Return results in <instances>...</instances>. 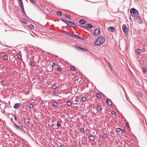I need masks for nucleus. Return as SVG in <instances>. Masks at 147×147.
<instances>
[{
    "label": "nucleus",
    "mask_w": 147,
    "mask_h": 147,
    "mask_svg": "<svg viewBox=\"0 0 147 147\" xmlns=\"http://www.w3.org/2000/svg\"><path fill=\"white\" fill-rule=\"evenodd\" d=\"M105 41V38L102 36H99L94 43L95 46H100Z\"/></svg>",
    "instance_id": "obj_1"
},
{
    "label": "nucleus",
    "mask_w": 147,
    "mask_h": 147,
    "mask_svg": "<svg viewBox=\"0 0 147 147\" xmlns=\"http://www.w3.org/2000/svg\"><path fill=\"white\" fill-rule=\"evenodd\" d=\"M122 29L123 32H125L126 34H127L128 33V29L126 26L125 25L123 24V25Z\"/></svg>",
    "instance_id": "obj_2"
},
{
    "label": "nucleus",
    "mask_w": 147,
    "mask_h": 147,
    "mask_svg": "<svg viewBox=\"0 0 147 147\" xmlns=\"http://www.w3.org/2000/svg\"><path fill=\"white\" fill-rule=\"evenodd\" d=\"M100 32V29L98 28H96L94 32V35L95 36H98Z\"/></svg>",
    "instance_id": "obj_3"
},
{
    "label": "nucleus",
    "mask_w": 147,
    "mask_h": 147,
    "mask_svg": "<svg viewBox=\"0 0 147 147\" xmlns=\"http://www.w3.org/2000/svg\"><path fill=\"white\" fill-rule=\"evenodd\" d=\"M135 19L138 23H141L142 22V20L139 15L137 16L136 17Z\"/></svg>",
    "instance_id": "obj_4"
},
{
    "label": "nucleus",
    "mask_w": 147,
    "mask_h": 147,
    "mask_svg": "<svg viewBox=\"0 0 147 147\" xmlns=\"http://www.w3.org/2000/svg\"><path fill=\"white\" fill-rule=\"evenodd\" d=\"M67 25H68V26H69L71 27H74L75 26H76V25L73 22H70L69 21L68 22L67 24Z\"/></svg>",
    "instance_id": "obj_5"
},
{
    "label": "nucleus",
    "mask_w": 147,
    "mask_h": 147,
    "mask_svg": "<svg viewBox=\"0 0 147 147\" xmlns=\"http://www.w3.org/2000/svg\"><path fill=\"white\" fill-rule=\"evenodd\" d=\"M13 125L14 127L17 130H18L22 129V128L20 127L17 125L15 123L13 124Z\"/></svg>",
    "instance_id": "obj_6"
},
{
    "label": "nucleus",
    "mask_w": 147,
    "mask_h": 147,
    "mask_svg": "<svg viewBox=\"0 0 147 147\" xmlns=\"http://www.w3.org/2000/svg\"><path fill=\"white\" fill-rule=\"evenodd\" d=\"M73 99L74 100V104H78L80 103H78L79 102L78 98L77 97H75V98H73Z\"/></svg>",
    "instance_id": "obj_7"
},
{
    "label": "nucleus",
    "mask_w": 147,
    "mask_h": 147,
    "mask_svg": "<svg viewBox=\"0 0 147 147\" xmlns=\"http://www.w3.org/2000/svg\"><path fill=\"white\" fill-rule=\"evenodd\" d=\"M80 24H85L86 23V21L84 19H81L79 21Z\"/></svg>",
    "instance_id": "obj_8"
},
{
    "label": "nucleus",
    "mask_w": 147,
    "mask_h": 147,
    "mask_svg": "<svg viewBox=\"0 0 147 147\" xmlns=\"http://www.w3.org/2000/svg\"><path fill=\"white\" fill-rule=\"evenodd\" d=\"M139 15V13L138 11H137L136 12V13H135L132 14L131 15L132 16L135 18H136V17L137 16H138Z\"/></svg>",
    "instance_id": "obj_9"
},
{
    "label": "nucleus",
    "mask_w": 147,
    "mask_h": 147,
    "mask_svg": "<svg viewBox=\"0 0 147 147\" xmlns=\"http://www.w3.org/2000/svg\"><path fill=\"white\" fill-rule=\"evenodd\" d=\"M21 105L20 103H16L13 106V108L15 109H17Z\"/></svg>",
    "instance_id": "obj_10"
},
{
    "label": "nucleus",
    "mask_w": 147,
    "mask_h": 147,
    "mask_svg": "<svg viewBox=\"0 0 147 147\" xmlns=\"http://www.w3.org/2000/svg\"><path fill=\"white\" fill-rule=\"evenodd\" d=\"M137 11H138L134 8H131L130 9V11L131 13L134 14L136 13Z\"/></svg>",
    "instance_id": "obj_11"
},
{
    "label": "nucleus",
    "mask_w": 147,
    "mask_h": 147,
    "mask_svg": "<svg viewBox=\"0 0 147 147\" xmlns=\"http://www.w3.org/2000/svg\"><path fill=\"white\" fill-rule=\"evenodd\" d=\"M107 102L108 105L109 106H111L112 105V103L111 100L109 99H107L106 100Z\"/></svg>",
    "instance_id": "obj_12"
},
{
    "label": "nucleus",
    "mask_w": 147,
    "mask_h": 147,
    "mask_svg": "<svg viewBox=\"0 0 147 147\" xmlns=\"http://www.w3.org/2000/svg\"><path fill=\"white\" fill-rule=\"evenodd\" d=\"M108 29L109 31H111L112 32H113L115 30V29L113 27H109L108 28Z\"/></svg>",
    "instance_id": "obj_13"
},
{
    "label": "nucleus",
    "mask_w": 147,
    "mask_h": 147,
    "mask_svg": "<svg viewBox=\"0 0 147 147\" xmlns=\"http://www.w3.org/2000/svg\"><path fill=\"white\" fill-rule=\"evenodd\" d=\"M89 139L91 141H93L95 140V138L93 136H90L89 137Z\"/></svg>",
    "instance_id": "obj_14"
},
{
    "label": "nucleus",
    "mask_w": 147,
    "mask_h": 147,
    "mask_svg": "<svg viewBox=\"0 0 147 147\" xmlns=\"http://www.w3.org/2000/svg\"><path fill=\"white\" fill-rule=\"evenodd\" d=\"M29 64L30 66L33 67L35 66V63L34 62L30 61L29 62Z\"/></svg>",
    "instance_id": "obj_15"
},
{
    "label": "nucleus",
    "mask_w": 147,
    "mask_h": 147,
    "mask_svg": "<svg viewBox=\"0 0 147 147\" xmlns=\"http://www.w3.org/2000/svg\"><path fill=\"white\" fill-rule=\"evenodd\" d=\"M63 33L65 35H69L70 36H72V34H70L68 32H67L65 31H64L63 32Z\"/></svg>",
    "instance_id": "obj_16"
},
{
    "label": "nucleus",
    "mask_w": 147,
    "mask_h": 147,
    "mask_svg": "<svg viewBox=\"0 0 147 147\" xmlns=\"http://www.w3.org/2000/svg\"><path fill=\"white\" fill-rule=\"evenodd\" d=\"M77 49H78L81 50L83 51H84L86 50L85 49L80 47H78L77 46Z\"/></svg>",
    "instance_id": "obj_17"
},
{
    "label": "nucleus",
    "mask_w": 147,
    "mask_h": 147,
    "mask_svg": "<svg viewBox=\"0 0 147 147\" xmlns=\"http://www.w3.org/2000/svg\"><path fill=\"white\" fill-rule=\"evenodd\" d=\"M61 20H62V21L65 23L67 24L68 22L69 21H67L66 20H65L63 19H61Z\"/></svg>",
    "instance_id": "obj_18"
},
{
    "label": "nucleus",
    "mask_w": 147,
    "mask_h": 147,
    "mask_svg": "<svg viewBox=\"0 0 147 147\" xmlns=\"http://www.w3.org/2000/svg\"><path fill=\"white\" fill-rule=\"evenodd\" d=\"M136 52L137 55H139L141 51L140 49H137L136 50Z\"/></svg>",
    "instance_id": "obj_19"
},
{
    "label": "nucleus",
    "mask_w": 147,
    "mask_h": 147,
    "mask_svg": "<svg viewBox=\"0 0 147 147\" xmlns=\"http://www.w3.org/2000/svg\"><path fill=\"white\" fill-rule=\"evenodd\" d=\"M87 28H91L93 27V25L90 24H87Z\"/></svg>",
    "instance_id": "obj_20"
},
{
    "label": "nucleus",
    "mask_w": 147,
    "mask_h": 147,
    "mask_svg": "<svg viewBox=\"0 0 147 147\" xmlns=\"http://www.w3.org/2000/svg\"><path fill=\"white\" fill-rule=\"evenodd\" d=\"M20 2L21 9L24 8L22 1H20Z\"/></svg>",
    "instance_id": "obj_21"
},
{
    "label": "nucleus",
    "mask_w": 147,
    "mask_h": 147,
    "mask_svg": "<svg viewBox=\"0 0 147 147\" xmlns=\"http://www.w3.org/2000/svg\"><path fill=\"white\" fill-rule=\"evenodd\" d=\"M79 36L75 34H72V36H72L73 37L76 38H78Z\"/></svg>",
    "instance_id": "obj_22"
},
{
    "label": "nucleus",
    "mask_w": 147,
    "mask_h": 147,
    "mask_svg": "<svg viewBox=\"0 0 147 147\" xmlns=\"http://www.w3.org/2000/svg\"><path fill=\"white\" fill-rule=\"evenodd\" d=\"M142 69L143 72L144 73H145L146 72H147L146 69V67H143L142 68Z\"/></svg>",
    "instance_id": "obj_23"
},
{
    "label": "nucleus",
    "mask_w": 147,
    "mask_h": 147,
    "mask_svg": "<svg viewBox=\"0 0 147 147\" xmlns=\"http://www.w3.org/2000/svg\"><path fill=\"white\" fill-rule=\"evenodd\" d=\"M138 95L140 97H141L142 96V94L141 92H138Z\"/></svg>",
    "instance_id": "obj_24"
},
{
    "label": "nucleus",
    "mask_w": 147,
    "mask_h": 147,
    "mask_svg": "<svg viewBox=\"0 0 147 147\" xmlns=\"http://www.w3.org/2000/svg\"><path fill=\"white\" fill-rule=\"evenodd\" d=\"M97 110L98 111H100L101 110V108L100 106H98L97 107Z\"/></svg>",
    "instance_id": "obj_25"
},
{
    "label": "nucleus",
    "mask_w": 147,
    "mask_h": 147,
    "mask_svg": "<svg viewBox=\"0 0 147 147\" xmlns=\"http://www.w3.org/2000/svg\"><path fill=\"white\" fill-rule=\"evenodd\" d=\"M57 13L58 15H59L60 16H61L62 14V12L61 11H59L57 12Z\"/></svg>",
    "instance_id": "obj_26"
},
{
    "label": "nucleus",
    "mask_w": 147,
    "mask_h": 147,
    "mask_svg": "<svg viewBox=\"0 0 147 147\" xmlns=\"http://www.w3.org/2000/svg\"><path fill=\"white\" fill-rule=\"evenodd\" d=\"M53 105L54 106L57 107V106L58 103L57 102H54L53 103Z\"/></svg>",
    "instance_id": "obj_27"
},
{
    "label": "nucleus",
    "mask_w": 147,
    "mask_h": 147,
    "mask_svg": "<svg viewBox=\"0 0 147 147\" xmlns=\"http://www.w3.org/2000/svg\"><path fill=\"white\" fill-rule=\"evenodd\" d=\"M67 105L68 106H70L72 105V102L71 101H69L67 102Z\"/></svg>",
    "instance_id": "obj_28"
},
{
    "label": "nucleus",
    "mask_w": 147,
    "mask_h": 147,
    "mask_svg": "<svg viewBox=\"0 0 147 147\" xmlns=\"http://www.w3.org/2000/svg\"><path fill=\"white\" fill-rule=\"evenodd\" d=\"M65 16L66 17L68 18H70L71 17V16L70 15L67 14H65Z\"/></svg>",
    "instance_id": "obj_29"
},
{
    "label": "nucleus",
    "mask_w": 147,
    "mask_h": 147,
    "mask_svg": "<svg viewBox=\"0 0 147 147\" xmlns=\"http://www.w3.org/2000/svg\"><path fill=\"white\" fill-rule=\"evenodd\" d=\"M8 59V56L6 55H4L3 57V59L4 60H6Z\"/></svg>",
    "instance_id": "obj_30"
},
{
    "label": "nucleus",
    "mask_w": 147,
    "mask_h": 147,
    "mask_svg": "<svg viewBox=\"0 0 147 147\" xmlns=\"http://www.w3.org/2000/svg\"><path fill=\"white\" fill-rule=\"evenodd\" d=\"M70 69L72 70L73 71H74L75 70V68L73 66H71L70 67Z\"/></svg>",
    "instance_id": "obj_31"
},
{
    "label": "nucleus",
    "mask_w": 147,
    "mask_h": 147,
    "mask_svg": "<svg viewBox=\"0 0 147 147\" xmlns=\"http://www.w3.org/2000/svg\"><path fill=\"white\" fill-rule=\"evenodd\" d=\"M21 21L24 23H26L27 22V20L24 19H22Z\"/></svg>",
    "instance_id": "obj_32"
},
{
    "label": "nucleus",
    "mask_w": 147,
    "mask_h": 147,
    "mask_svg": "<svg viewBox=\"0 0 147 147\" xmlns=\"http://www.w3.org/2000/svg\"><path fill=\"white\" fill-rule=\"evenodd\" d=\"M96 96L98 98H100L101 97V95L97 93L96 94Z\"/></svg>",
    "instance_id": "obj_33"
},
{
    "label": "nucleus",
    "mask_w": 147,
    "mask_h": 147,
    "mask_svg": "<svg viewBox=\"0 0 147 147\" xmlns=\"http://www.w3.org/2000/svg\"><path fill=\"white\" fill-rule=\"evenodd\" d=\"M57 87L56 85H53L52 86V88L53 90L55 89Z\"/></svg>",
    "instance_id": "obj_34"
},
{
    "label": "nucleus",
    "mask_w": 147,
    "mask_h": 147,
    "mask_svg": "<svg viewBox=\"0 0 147 147\" xmlns=\"http://www.w3.org/2000/svg\"><path fill=\"white\" fill-rule=\"evenodd\" d=\"M86 98L85 97H83L82 98V100L83 101H85L86 100Z\"/></svg>",
    "instance_id": "obj_35"
},
{
    "label": "nucleus",
    "mask_w": 147,
    "mask_h": 147,
    "mask_svg": "<svg viewBox=\"0 0 147 147\" xmlns=\"http://www.w3.org/2000/svg\"><path fill=\"white\" fill-rule=\"evenodd\" d=\"M32 3H36V1L35 0H29Z\"/></svg>",
    "instance_id": "obj_36"
},
{
    "label": "nucleus",
    "mask_w": 147,
    "mask_h": 147,
    "mask_svg": "<svg viewBox=\"0 0 147 147\" xmlns=\"http://www.w3.org/2000/svg\"><path fill=\"white\" fill-rule=\"evenodd\" d=\"M17 57L19 59H22V57L21 55L19 54H17Z\"/></svg>",
    "instance_id": "obj_37"
},
{
    "label": "nucleus",
    "mask_w": 147,
    "mask_h": 147,
    "mask_svg": "<svg viewBox=\"0 0 147 147\" xmlns=\"http://www.w3.org/2000/svg\"><path fill=\"white\" fill-rule=\"evenodd\" d=\"M121 130V129L119 128H117L116 129V131L118 132H119Z\"/></svg>",
    "instance_id": "obj_38"
},
{
    "label": "nucleus",
    "mask_w": 147,
    "mask_h": 147,
    "mask_svg": "<svg viewBox=\"0 0 147 147\" xmlns=\"http://www.w3.org/2000/svg\"><path fill=\"white\" fill-rule=\"evenodd\" d=\"M126 126L127 128H129V123L128 122L126 123H125Z\"/></svg>",
    "instance_id": "obj_39"
},
{
    "label": "nucleus",
    "mask_w": 147,
    "mask_h": 147,
    "mask_svg": "<svg viewBox=\"0 0 147 147\" xmlns=\"http://www.w3.org/2000/svg\"><path fill=\"white\" fill-rule=\"evenodd\" d=\"M57 126L58 127H59L61 126V124L59 122H57Z\"/></svg>",
    "instance_id": "obj_40"
},
{
    "label": "nucleus",
    "mask_w": 147,
    "mask_h": 147,
    "mask_svg": "<svg viewBox=\"0 0 147 147\" xmlns=\"http://www.w3.org/2000/svg\"><path fill=\"white\" fill-rule=\"evenodd\" d=\"M29 26L31 28H34V26L32 24H30L29 25Z\"/></svg>",
    "instance_id": "obj_41"
},
{
    "label": "nucleus",
    "mask_w": 147,
    "mask_h": 147,
    "mask_svg": "<svg viewBox=\"0 0 147 147\" xmlns=\"http://www.w3.org/2000/svg\"><path fill=\"white\" fill-rule=\"evenodd\" d=\"M21 9H22V10L23 13L25 15H26V13L25 12V11H24V8H21Z\"/></svg>",
    "instance_id": "obj_42"
},
{
    "label": "nucleus",
    "mask_w": 147,
    "mask_h": 147,
    "mask_svg": "<svg viewBox=\"0 0 147 147\" xmlns=\"http://www.w3.org/2000/svg\"><path fill=\"white\" fill-rule=\"evenodd\" d=\"M29 107L30 108H32L33 107V105L32 104H30L29 105Z\"/></svg>",
    "instance_id": "obj_43"
},
{
    "label": "nucleus",
    "mask_w": 147,
    "mask_h": 147,
    "mask_svg": "<svg viewBox=\"0 0 147 147\" xmlns=\"http://www.w3.org/2000/svg\"><path fill=\"white\" fill-rule=\"evenodd\" d=\"M111 114L112 115H115L116 114V113L114 111H111Z\"/></svg>",
    "instance_id": "obj_44"
},
{
    "label": "nucleus",
    "mask_w": 147,
    "mask_h": 147,
    "mask_svg": "<svg viewBox=\"0 0 147 147\" xmlns=\"http://www.w3.org/2000/svg\"><path fill=\"white\" fill-rule=\"evenodd\" d=\"M84 130L83 128H81L80 129V131L82 132H84Z\"/></svg>",
    "instance_id": "obj_45"
},
{
    "label": "nucleus",
    "mask_w": 147,
    "mask_h": 147,
    "mask_svg": "<svg viewBox=\"0 0 147 147\" xmlns=\"http://www.w3.org/2000/svg\"><path fill=\"white\" fill-rule=\"evenodd\" d=\"M102 138L103 139H105L106 138V136L105 134H104V135H103Z\"/></svg>",
    "instance_id": "obj_46"
},
{
    "label": "nucleus",
    "mask_w": 147,
    "mask_h": 147,
    "mask_svg": "<svg viewBox=\"0 0 147 147\" xmlns=\"http://www.w3.org/2000/svg\"><path fill=\"white\" fill-rule=\"evenodd\" d=\"M4 83V82L3 81H2L0 82V84L1 85H3Z\"/></svg>",
    "instance_id": "obj_47"
},
{
    "label": "nucleus",
    "mask_w": 147,
    "mask_h": 147,
    "mask_svg": "<svg viewBox=\"0 0 147 147\" xmlns=\"http://www.w3.org/2000/svg\"><path fill=\"white\" fill-rule=\"evenodd\" d=\"M78 39H81V40H83V38H82V37H80V36H79V37L78 38Z\"/></svg>",
    "instance_id": "obj_48"
},
{
    "label": "nucleus",
    "mask_w": 147,
    "mask_h": 147,
    "mask_svg": "<svg viewBox=\"0 0 147 147\" xmlns=\"http://www.w3.org/2000/svg\"><path fill=\"white\" fill-rule=\"evenodd\" d=\"M55 63H53L52 65V67H55Z\"/></svg>",
    "instance_id": "obj_49"
},
{
    "label": "nucleus",
    "mask_w": 147,
    "mask_h": 147,
    "mask_svg": "<svg viewBox=\"0 0 147 147\" xmlns=\"http://www.w3.org/2000/svg\"><path fill=\"white\" fill-rule=\"evenodd\" d=\"M57 69L59 71H61V68H60V67H58L57 68Z\"/></svg>",
    "instance_id": "obj_50"
},
{
    "label": "nucleus",
    "mask_w": 147,
    "mask_h": 147,
    "mask_svg": "<svg viewBox=\"0 0 147 147\" xmlns=\"http://www.w3.org/2000/svg\"><path fill=\"white\" fill-rule=\"evenodd\" d=\"M121 131L123 133H124L125 132V130L124 129H122V130H121Z\"/></svg>",
    "instance_id": "obj_51"
},
{
    "label": "nucleus",
    "mask_w": 147,
    "mask_h": 147,
    "mask_svg": "<svg viewBox=\"0 0 147 147\" xmlns=\"http://www.w3.org/2000/svg\"><path fill=\"white\" fill-rule=\"evenodd\" d=\"M15 120L16 121L17 120V118L16 116H14Z\"/></svg>",
    "instance_id": "obj_52"
},
{
    "label": "nucleus",
    "mask_w": 147,
    "mask_h": 147,
    "mask_svg": "<svg viewBox=\"0 0 147 147\" xmlns=\"http://www.w3.org/2000/svg\"><path fill=\"white\" fill-rule=\"evenodd\" d=\"M59 147H64V145H60Z\"/></svg>",
    "instance_id": "obj_53"
},
{
    "label": "nucleus",
    "mask_w": 147,
    "mask_h": 147,
    "mask_svg": "<svg viewBox=\"0 0 147 147\" xmlns=\"http://www.w3.org/2000/svg\"><path fill=\"white\" fill-rule=\"evenodd\" d=\"M57 94V93L56 92H53V94L54 95H55Z\"/></svg>",
    "instance_id": "obj_54"
},
{
    "label": "nucleus",
    "mask_w": 147,
    "mask_h": 147,
    "mask_svg": "<svg viewBox=\"0 0 147 147\" xmlns=\"http://www.w3.org/2000/svg\"><path fill=\"white\" fill-rule=\"evenodd\" d=\"M30 123L28 121H27L26 122V123L27 124H29Z\"/></svg>",
    "instance_id": "obj_55"
},
{
    "label": "nucleus",
    "mask_w": 147,
    "mask_h": 147,
    "mask_svg": "<svg viewBox=\"0 0 147 147\" xmlns=\"http://www.w3.org/2000/svg\"><path fill=\"white\" fill-rule=\"evenodd\" d=\"M54 126V124H52L51 125V127H53Z\"/></svg>",
    "instance_id": "obj_56"
},
{
    "label": "nucleus",
    "mask_w": 147,
    "mask_h": 147,
    "mask_svg": "<svg viewBox=\"0 0 147 147\" xmlns=\"http://www.w3.org/2000/svg\"><path fill=\"white\" fill-rule=\"evenodd\" d=\"M108 64L109 65V67H110V66L111 65V64L110 63H108Z\"/></svg>",
    "instance_id": "obj_57"
},
{
    "label": "nucleus",
    "mask_w": 147,
    "mask_h": 147,
    "mask_svg": "<svg viewBox=\"0 0 147 147\" xmlns=\"http://www.w3.org/2000/svg\"><path fill=\"white\" fill-rule=\"evenodd\" d=\"M83 28L85 29H86V28H87V26H85V27H84Z\"/></svg>",
    "instance_id": "obj_58"
},
{
    "label": "nucleus",
    "mask_w": 147,
    "mask_h": 147,
    "mask_svg": "<svg viewBox=\"0 0 147 147\" xmlns=\"http://www.w3.org/2000/svg\"><path fill=\"white\" fill-rule=\"evenodd\" d=\"M12 52H15V51H14V50H13V51H12Z\"/></svg>",
    "instance_id": "obj_59"
},
{
    "label": "nucleus",
    "mask_w": 147,
    "mask_h": 147,
    "mask_svg": "<svg viewBox=\"0 0 147 147\" xmlns=\"http://www.w3.org/2000/svg\"><path fill=\"white\" fill-rule=\"evenodd\" d=\"M21 126L22 127H24V126H23V125H21Z\"/></svg>",
    "instance_id": "obj_60"
},
{
    "label": "nucleus",
    "mask_w": 147,
    "mask_h": 147,
    "mask_svg": "<svg viewBox=\"0 0 147 147\" xmlns=\"http://www.w3.org/2000/svg\"><path fill=\"white\" fill-rule=\"evenodd\" d=\"M19 1H22V0H19Z\"/></svg>",
    "instance_id": "obj_61"
}]
</instances>
